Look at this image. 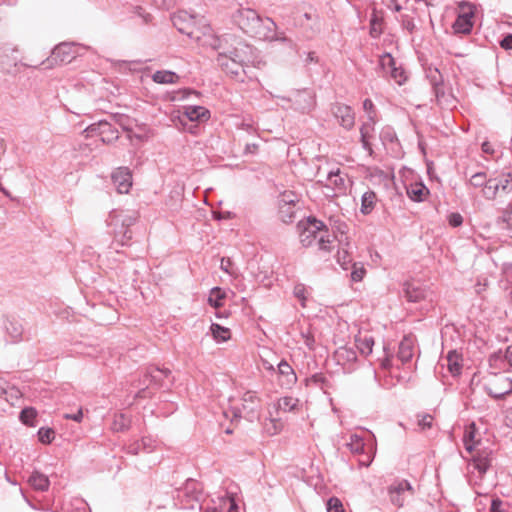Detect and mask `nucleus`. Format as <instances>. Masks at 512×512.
I'll use <instances>...</instances> for the list:
<instances>
[{
  "instance_id": "c9c22d12",
  "label": "nucleus",
  "mask_w": 512,
  "mask_h": 512,
  "mask_svg": "<svg viewBox=\"0 0 512 512\" xmlns=\"http://www.w3.org/2000/svg\"><path fill=\"white\" fill-rule=\"evenodd\" d=\"M210 332L217 342H225L230 338V329L223 327L217 323H212Z\"/></svg>"
},
{
  "instance_id": "1a4fd4ad",
  "label": "nucleus",
  "mask_w": 512,
  "mask_h": 512,
  "mask_svg": "<svg viewBox=\"0 0 512 512\" xmlns=\"http://www.w3.org/2000/svg\"><path fill=\"white\" fill-rule=\"evenodd\" d=\"M260 408V399L253 391H247L242 397V408H236L235 417H244L248 421L253 422L258 418V410Z\"/></svg>"
},
{
  "instance_id": "f257e3e1",
  "label": "nucleus",
  "mask_w": 512,
  "mask_h": 512,
  "mask_svg": "<svg viewBox=\"0 0 512 512\" xmlns=\"http://www.w3.org/2000/svg\"><path fill=\"white\" fill-rule=\"evenodd\" d=\"M174 504L180 509L200 511L204 499L202 484L194 479H187L180 488L175 490Z\"/></svg>"
},
{
  "instance_id": "3c124183",
  "label": "nucleus",
  "mask_w": 512,
  "mask_h": 512,
  "mask_svg": "<svg viewBox=\"0 0 512 512\" xmlns=\"http://www.w3.org/2000/svg\"><path fill=\"white\" fill-rule=\"evenodd\" d=\"M37 413L34 408H24L20 412V420L26 425H33L32 421L35 419Z\"/></svg>"
},
{
  "instance_id": "2eb2a0df",
  "label": "nucleus",
  "mask_w": 512,
  "mask_h": 512,
  "mask_svg": "<svg viewBox=\"0 0 512 512\" xmlns=\"http://www.w3.org/2000/svg\"><path fill=\"white\" fill-rule=\"evenodd\" d=\"M333 114L345 129L349 130L354 126L355 116L350 106L337 104L333 107Z\"/></svg>"
},
{
  "instance_id": "5fc2aeb1",
  "label": "nucleus",
  "mask_w": 512,
  "mask_h": 512,
  "mask_svg": "<svg viewBox=\"0 0 512 512\" xmlns=\"http://www.w3.org/2000/svg\"><path fill=\"white\" fill-rule=\"evenodd\" d=\"M499 190V184L496 183V180H488L487 184L485 185V195L489 199L495 198L497 192Z\"/></svg>"
},
{
  "instance_id": "cd10ccee",
  "label": "nucleus",
  "mask_w": 512,
  "mask_h": 512,
  "mask_svg": "<svg viewBox=\"0 0 512 512\" xmlns=\"http://www.w3.org/2000/svg\"><path fill=\"white\" fill-rule=\"evenodd\" d=\"M185 115L190 121H203L209 119L210 112L203 106H187Z\"/></svg>"
},
{
  "instance_id": "37998d69",
  "label": "nucleus",
  "mask_w": 512,
  "mask_h": 512,
  "mask_svg": "<svg viewBox=\"0 0 512 512\" xmlns=\"http://www.w3.org/2000/svg\"><path fill=\"white\" fill-rule=\"evenodd\" d=\"M426 77L429 80L431 86H437L443 83V76L435 67H428L426 69Z\"/></svg>"
},
{
  "instance_id": "c85d7f7f",
  "label": "nucleus",
  "mask_w": 512,
  "mask_h": 512,
  "mask_svg": "<svg viewBox=\"0 0 512 512\" xmlns=\"http://www.w3.org/2000/svg\"><path fill=\"white\" fill-rule=\"evenodd\" d=\"M28 482L35 490L38 491L48 490L50 484L48 477L38 471H34L30 475Z\"/></svg>"
},
{
  "instance_id": "393cba45",
  "label": "nucleus",
  "mask_w": 512,
  "mask_h": 512,
  "mask_svg": "<svg viewBox=\"0 0 512 512\" xmlns=\"http://www.w3.org/2000/svg\"><path fill=\"white\" fill-rule=\"evenodd\" d=\"M414 340L410 336H405L399 343L398 358L402 363L409 362L413 357Z\"/></svg>"
},
{
  "instance_id": "412c9836",
  "label": "nucleus",
  "mask_w": 512,
  "mask_h": 512,
  "mask_svg": "<svg viewBox=\"0 0 512 512\" xmlns=\"http://www.w3.org/2000/svg\"><path fill=\"white\" fill-rule=\"evenodd\" d=\"M259 26L261 34H251V36L268 41L276 37V23L271 18H260Z\"/></svg>"
},
{
  "instance_id": "6e6d98bb",
  "label": "nucleus",
  "mask_w": 512,
  "mask_h": 512,
  "mask_svg": "<svg viewBox=\"0 0 512 512\" xmlns=\"http://www.w3.org/2000/svg\"><path fill=\"white\" fill-rule=\"evenodd\" d=\"M67 512H90L88 505L81 499H76L71 503V507Z\"/></svg>"
},
{
  "instance_id": "4be33fe9",
  "label": "nucleus",
  "mask_w": 512,
  "mask_h": 512,
  "mask_svg": "<svg viewBox=\"0 0 512 512\" xmlns=\"http://www.w3.org/2000/svg\"><path fill=\"white\" fill-rule=\"evenodd\" d=\"M207 512H238V505L232 497H221Z\"/></svg>"
},
{
  "instance_id": "de8ad7c7",
  "label": "nucleus",
  "mask_w": 512,
  "mask_h": 512,
  "mask_svg": "<svg viewBox=\"0 0 512 512\" xmlns=\"http://www.w3.org/2000/svg\"><path fill=\"white\" fill-rule=\"evenodd\" d=\"M110 127L111 125L109 122H107L106 120H100L98 123L90 125L85 131L88 134H94L98 131H100V133H103L108 131Z\"/></svg>"
},
{
  "instance_id": "e2e57ef3",
  "label": "nucleus",
  "mask_w": 512,
  "mask_h": 512,
  "mask_svg": "<svg viewBox=\"0 0 512 512\" xmlns=\"http://www.w3.org/2000/svg\"><path fill=\"white\" fill-rule=\"evenodd\" d=\"M363 108L368 113V118L370 122L375 123L374 116L372 113L374 112V104L370 99H365L363 102Z\"/></svg>"
},
{
  "instance_id": "b1692460",
  "label": "nucleus",
  "mask_w": 512,
  "mask_h": 512,
  "mask_svg": "<svg viewBox=\"0 0 512 512\" xmlns=\"http://www.w3.org/2000/svg\"><path fill=\"white\" fill-rule=\"evenodd\" d=\"M5 330L10 337L11 342L17 343L22 340L23 326L17 319H7L5 322Z\"/></svg>"
},
{
  "instance_id": "0eeeda50",
  "label": "nucleus",
  "mask_w": 512,
  "mask_h": 512,
  "mask_svg": "<svg viewBox=\"0 0 512 512\" xmlns=\"http://www.w3.org/2000/svg\"><path fill=\"white\" fill-rule=\"evenodd\" d=\"M76 49L77 45L74 43H60L52 50L51 56L43 64L48 68L54 64L69 63L77 56Z\"/></svg>"
},
{
  "instance_id": "f03ea898",
  "label": "nucleus",
  "mask_w": 512,
  "mask_h": 512,
  "mask_svg": "<svg viewBox=\"0 0 512 512\" xmlns=\"http://www.w3.org/2000/svg\"><path fill=\"white\" fill-rule=\"evenodd\" d=\"M328 230L325 224L315 217H308L307 223L300 233V241L304 247H310L314 243L320 251L330 252L332 240L330 236H325Z\"/></svg>"
},
{
  "instance_id": "79ce46f5",
  "label": "nucleus",
  "mask_w": 512,
  "mask_h": 512,
  "mask_svg": "<svg viewBox=\"0 0 512 512\" xmlns=\"http://www.w3.org/2000/svg\"><path fill=\"white\" fill-rule=\"evenodd\" d=\"M225 298V292L220 287H214L211 289L208 302L211 306L218 308L222 306V300Z\"/></svg>"
},
{
  "instance_id": "680f3d73",
  "label": "nucleus",
  "mask_w": 512,
  "mask_h": 512,
  "mask_svg": "<svg viewBox=\"0 0 512 512\" xmlns=\"http://www.w3.org/2000/svg\"><path fill=\"white\" fill-rule=\"evenodd\" d=\"M305 292H306V288L303 284L295 285L293 294L296 298H298L302 302L303 305H304V301L306 300Z\"/></svg>"
},
{
  "instance_id": "5701e85b",
  "label": "nucleus",
  "mask_w": 512,
  "mask_h": 512,
  "mask_svg": "<svg viewBox=\"0 0 512 512\" xmlns=\"http://www.w3.org/2000/svg\"><path fill=\"white\" fill-rule=\"evenodd\" d=\"M408 197L415 202H422L429 194V189L422 182H414L406 187Z\"/></svg>"
},
{
  "instance_id": "2f4dec72",
  "label": "nucleus",
  "mask_w": 512,
  "mask_h": 512,
  "mask_svg": "<svg viewBox=\"0 0 512 512\" xmlns=\"http://www.w3.org/2000/svg\"><path fill=\"white\" fill-rule=\"evenodd\" d=\"M152 79L158 84H174L178 81L179 76L175 72L162 70L156 71Z\"/></svg>"
},
{
  "instance_id": "ddd939ff",
  "label": "nucleus",
  "mask_w": 512,
  "mask_h": 512,
  "mask_svg": "<svg viewBox=\"0 0 512 512\" xmlns=\"http://www.w3.org/2000/svg\"><path fill=\"white\" fill-rule=\"evenodd\" d=\"M404 297L413 303L427 299L432 293L418 282H406L403 285Z\"/></svg>"
},
{
  "instance_id": "4468645a",
  "label": "nucleus",
  "mask_w": 512,
  "mask_h": 512,
  "mask_svg": "<svg viewBox=\"0 0 512 512\" xmlns=\"http://www.w3.org/2000/svg\"><path fill=\"white\" fill-rule=\"evenodd\" d=\"M476 454L473 456V466L479 474L484 475L492 463V450L487 448H476Z\"/></svg>"
},
{
  "instance_id": "13d9d810",
  "label": "nucleus",
  "mask_w": 512,
  "mask_h": 512,
  "mask_svg": "<svg viewBox=\"0 0 512 512\" xmlns=\"http://www.w3.org/2000/svg\"><path fill=\"white\" fill-rule=\"evenodd\" d=\"M506 503L500 498L495 497L491 499L489 512H506Z\"/></svg>"
},
{
  "instance_id": "4c0bfd02",
  "label": "nucleus",
  "mask_w": 512,
  "mask_h": 512,
  "mask_svg": "<svg viewBox=\"0 0 512 512\" xmlns=\"http://www.w3.org/2000/svg\"><path fill=\"white\" fill-rule=\"evenodd\" d=\"M282 430V423L274 418H267L263 422V432L268 436H274Z\"/></svg>"
},
{
  "instance_id": "338daca9",
  "label": "nucleus",
  "mask_w": 512,
  "mask_h": 512,
  "mask_svg": "<svg viewBox=\"0 0 512 512\" xmlns=\"http://www.w3.org/2000/svg\"><path fill=\"white\" fill-rule=\"evenodd\" d=\"M496 183L499 184V189H502L503 191H508L510 183H511L510 175L508 174V175L504 176L499 181L496 180Z\"/></svg>"
},
{
  "instance_id": "a18cd8bd",
  "label": "nucleus",
  "mask_w": 512,
  "mask_h": 512,
  "mask_svg": "<svg viewBox=\"0 0 512 512\" xmlns=\"http://www.w3.org/2000/svg\"><path fill=\"white\" fill-rule=\"evenodd\" d=\"M115 238L121 245H126L128 241L132 238V232L130 229L126 228H115L114 227Z\"/></svg>"
},
{
  "instance_id": "7ed1b4c3",
  "label": "nucleus",
  "mask_w": 512,
  "mask_h": 512,
  "mask_svg": "<svg viewBox=\"0 0 512 512\" xmlns=\"http://www.w3.org/2000/svg\"><path fill=\"white\" fill-rule=\"evenodd\" d=\"M171 371L169 369H161L159 367H150L146 370L143 378L139 379L138 385L136 387L140 388L136 397L145 398L146 390L150 387L163 388L169 387L172 384V381H169V384L166 382V379L169 378Z\"/></svg>"
},
{
  "instance_id": "20e7f679",
  "label": "nucleus",
  "mask_w": 512,
  "mask_h": 512,
  "mask_svg": "<svg viewBox=\"0 0 512 512\" xmlns=\"http://www.w3.org/2000/svg\"><path fill=\"white\" fill-rule=\"evenodd\" d=\"M252 58V49L247 51H238V54L229 58H216L218 66L233 78H240L241 74H246L245 67Z\"/></svg>"
},
{
  "instance_id": "49530a36",
  "label": "nucleus",
  "mask_w": 512,
  "mask_h": 512,
  "mask_svg": "<svg viewBox=\"0 0 512 512\" xmlns=\"http://www.w3.org/2000/svg\"><path fill=\"white\" fill-rule=\"evenodd\" d=\"M418 426L422 430L430 429L433 426V416L428 413H419L417 415Z\"/></svg>"
},
{
  "instance_id": "864d4df0",
  "label": "nucleus",
  "mask_w": 512,
  "mask_h": 512,
  "mask_svg": "<svg viewBox=\"0 0 512 512\" xmlns=\"http://www.w3.org/2000/svg\"><path fill=\"white\" fill-rule=\"evenodd\" d=\"M352 268H353V270L351 272V279L354 282L361 281L366 273V270L363 267V265H359L358 263H353Z\"/></svg>"
},
{
  "instance_id": "423d86ee",
  "label": "nucleus",
  "mask_w": 512,
  "mask_h": 512,
  "mask_svg": "<svg viewBox=\"0 0 512 512\" xmlns=\"http://www.w3.org/2000/svg\"><path fill=\"white\" fill-rule=\"evenodd\" d=\"M260 18L259 14L251 8L240 7L233 14V21L235 24H237L243 32L249 35L261 34L259 31Z\"/></svg>"
},
{
  "instance_id": "473e14b6",
  "label": "nucleus",
  "mask_w": 512,
  "mask_h": 512,
  "mask_svg": "<svg viewBox=\"0 0 512 512\" xmlns=\"http://www.w3.org/2000/svg\"><path fill=\"white\" fill-rule=\"evenodd\" d=\"M327 186H333L339 192L345 191V179L341 176L340 170L330 171L327 175Z\"/></svg>"
},
{
  "instance_id": "a211bd4d",
  "label": "nucleus",
  "mask_w": 512,
  "mask_h": 512,
  "mask_svg": "<svg viewBox=\"0 0 512 512\" xmlns=\"http://www.w3.org/2000/svg\"><path fill=\"white\" fill-rule=\"evenodd\" d=\"M512 392V381L509 378L501 377L488 388V394L495 399H503Z\"/></svg>"
},
{
  "instance_id": "9b49d317",
  "label": "nucleus",
  "mask_w": 512,
  "mask_h": 512,
  "mask_svg": "<svg viewBox=\"0 0 512 512\" xmlns=\"http://www.w3.org/2000/svg\"><path fill=\"white\" fill-rule=\"evenodd\" d=\"M112 182L120 194H126L132 187V174L128 167H118L111 175Z\"/></svg>"
},
{
  "instance_id": "4d7b16f0",
  "label": "nucleus",
  "mask_w": 512,
  "mask_h": 512,
  "mask_svg": "<svg viewBox=\"0 0 512 512\" xmlns=\"http://www.w3.org/2000/svg\"><path fill=\"white\" fill-rule=\"evenodd\" d=\"M351 261L347 250L338 251L337 262L344 270H348Z\"/></svg>"
},
{
  "instance_id": "8fccbe9b",
  "label": "nucleus",
  "mask_w": 512,
  "mask_h": 512,
  "mask_svg": "<svg viewBox=\"0 0 512 512\" xmlns=\"http://www.w3.org/2000/svg\"><path fill=\"white\" fill-rule=\"evenodd\" d=\"M487 182L488 180L485 172H477L470 178V184L475 188L485 186Z\"/></svg>"
},
{
  "instance_id": "0e129e2a",
  "label": "nucleus",
  "mask_w": 512,
  "mask_h": 512,
  "mask_svg": "<svg viewBox=\"0 0 512 512\" xmlns=\"http://www.w3.org/2000/svg\"><path fill=\"white\" fill-rule=\"evenodd\" d=\"M270 41H280V42L286 43L289 45L290 48L296 47V45L293 43V41L285 36L284 32H278L277 30H276V37L272 38Z\"/></svg>"
},
{
  "instance_id": "6ab92c4d",
  "label": "nucleus",
  "mask_w": 512,
  "mask_h": 512,
  "mask_svg": "<svg viewBox=\"0 0 512 512\" xmlns=\"http://www.w3.org/2000/svg\"><path fill=\"white\" fill-rule=\"evenodd\" d=\"M334 358L337 364L346 366L357 360V353L352 347L342 346L334 352Z\"/></svg>"
},
{
  "instance_id": "a19ab883",
  "label": "nucleus",
  "mask_w": 512,
  "mask_h": 512,
  "mask_svg": "<svg viewBox=\"0 0 512 512\" xmlns=\"http://www.w3.org/2000/svg\"><path fill=\"white\" fill-rule=\"evenodd\" d=\"M299 400L291 396H285L279 399L278 407L284 412H290L297 408Z\"/></svg>"
},
{
  "instance_id": "bf43d9fd",
  "label": "nucleus",
  "mask_w": 512,
  "mask_h": 512,
  "mask_svg": "<svg viewBox=\"0 0 512 512\" xmlns=\"http://www.w3.org/2000/svg\"><path fill=\"white\" fill-rule=\"evenodd\" d=\"M381 20L374 14L370 19V35L377 38L382 33V30L377 27Z\"/></svg>"
},
{
  "instance_id": "aec40b11",
  "label": "nucleus",
  "mask_w": 512,
  "mask_h": 512,
  "mask_svg": "<svg viewBox=\"0 0 512 512\" xmlns=\"http://www.w3.org/2000/svg\"><path fill=\"white\" fill-rule=\"evenodd\" d=\"M473 13L459 14L453 23L454 32L457 34H470L473 28Z\"/></svg>"
},
{
  "instance_id": "69168bd1",
  "label": "nucleus",
  "mask_w": 512,
  "mask_h": 512,
  "mask_svg": "<svg viewBox=\"0 0 512 512\" xmlns=\"http://www.w3.org/2000/svg\"><path fill=\"white\" fill-rule=\"evenodd\" d=\"M500 46L504 50H511L512 49V34H506L503 39L500 41Z\"/></svg>"
},
{
  "instance_id": "f704fd0d",
  "label": "nucleus",
  "mask_w": 512,
  "mask_h": 512,
  "mask_svg": "<svg viewBox=\"0 0 512 512\" xmlns=\"http://www.w3.org/2000/svg\"><path fill=\"white\" fill-rule=\"evenodd\" d=\"M130 424L131 420L126 414H115L111 428L115 432H123L129 429Z\"/></svg>"
},
{
  "instance_id": "6e6552de",
  "label": "nucleus",
  "mask_w": 512,
  "mask_h": 512,
  "mask_svg": "<svg viewBox=\"0 0 512 512\" xmlns=\"http://www.w3.org/2000/svg\"><path fill=\"white\" fill-rule=\"evenodd\" d=\"M174 27L182 34L187 35L189 38L196 42L201 41L199 29L195 26L194 18L187 12H178L171 18Z\"/></svg>"
},
{
  "instance_id": "f8f14e48",
  "label": "nucleus",
  "mask_w": 512,
  "mask_h": 512,
  "mask_svg": "<svg viewBox=\"0 0 512 512\" xmlns=\"http://www.w3.org/2000/svg\"><path fill=\"white\" fill-rule=\"evenodd\" d=\"M413 494V488L407 480L395 482L388 488L390 501L397 507H402L405 501V494Z\"/></svg>"
},
{
  "instance_id": "09e8293b",
  "label": "nucleus",
  "mask_w": 512,
  "mask_h": 512,
  "mask_svg": "<svg viewBox=\"0 0 512 512\" xmlns=\"http://www.w3.org/2000/svg\"><path fill=\"white\" fill-rule=\"evenodd\" d=\"M54 430L51 428H40L38 430L39 441L43 444H49L54 439Z\"/></svg>"
},
{
  "instance_id": "39448f33",
  "label": "nucleus",
  "mask_w": 512,
  "mask_h": 512,
  "mask_svg": "<svg viewBox=\"0 0 512 512\" xmlns=\"http://www.w3.org/2000/svg\"><path fill=\"white\" fill-rule=\"evenodd\" d=\"M210 45L218 52L217 58L232 57L234 54H238L240 48L243 52L252 49L251 46L230 34L214 38Z\"/></svg>"
},
{
  "instance_id": "a878e982",
  "label": "nucleus",
  "mask_w": 512,
  "mask_h": 512,
  "mask_svg": "<svg viewBox=\"0 0 512 512\" xmlns=\"http://www.w3.org/2000/svg\"><path fill=\"white\" fill-rule=\"evenodd\" d=\"M355 343L357 349L362 355L368 356L372 353V348L374 346V339L372 336L368 334L362 335L359 333L355 336Z\"/></svg>"
},
{
  "instance_id": "603ef678",
  "label": "nucleus",
  "mask_w": 512,
  "mask_h": 512,
  "mask_svg": "<svg viewBox=\"0 0 512 512\" xmlns=\"http://www.w3.org/2000/svg\"><path fill=\"white\" fill-rule=\"evenodd\" d=\"M327 512H344L341 500L337 497H331L327 501Z\"/></svg>"
},
{
  "instance_id": "72a5a7b5",
  "label": "nucleus",
  "mask_w": 512,
  "mask_h": 512,
  "mask_svg": "<svg viewBox=\"0 0 512 512\" xmlns=\"http://www.w3.org/2000/svg\"><path fill=\"white\" fill-rule=\"evenodd\" d=\"M475 437V424L472 423L464 432L463 442L465 449L468 452H473L480 445L479 442H474Z\"/></svg>"
},
{
  "instance_id": "9d476101",
  "label": "nucleus",
  "mask_w": 512,
  "mask_h": 512,
  "mask_svg": "<svg viewBox=\"0 0 512 512\" xmlns=\"http://www.w3.org/2000/svg\"><path fill=\"white\" fill-rule=\"evenodd\" d=\"M379 66L385 73L389 74L397 84L402 85L406 81L403 68L396 66V61L390 53H384L380 56Z\"/></svg>"
},
{
  "instance_id": "e433bc0d",
  "label": "nucleus",
  "mask_w": 512,
  "mask_h": 512,
  "mask_svg": "<svg viewBox=\"0 0 512 512\" xmlns=\"http://www.w3.org/2000/svg\"><path fill=\"white\" fill-rule=\"evenodd\" d=\"M297 205H278V214L282 222L291 223L296 215Z\"/></svg>"
},
{
  "instance_id": "c03bdc74",
  "label": "nucleus",
  "mask_w": 512,
  "mask_h": 512,
  "mask_svg": "<svg viewBox=\"0 0 512 512\" xmlns=\"http://www.w3.org/2000/svg\"><path fill=\"white\" fill-rule=\"evenodd\" d=\"M299 202L298 195L293 191H285L280 194L278 205H297Z\"/></svg>"
},
{
  "instance_id": "58836bf2",
  "label": "nucleus",
  "mask_w": 512,
  "mask_h": 512,
  "mask_svg": "<svg viewBox=\"0 0 512 512\" xmlns=\"http://www.w3.org/2000/svg\"><path fill=\"white\" fill-rule=\"evenodd\" d=\"M347 447L354 454H364V441L363 438L357 434H352L350 440L347 443Z\"/></svg>"
},
{
  "instance_id": "f3484780",
  "label": "nucleus",
  "mask_w": 512,
  "mask_h": 512,
  "mask_svg": "<svg viewBox=\"0 0 512 512\" xmlns=\"http://www.w3.org/2000/svg\"><path fill=\"white\" fill-rule=\"evenodd\" d=\"M156 447V441L151 437H143L140 440L130 443L126 451L131 455H138L142 452L151 453Z\"/></svg>"
},
{
  "instance_id": "bb28decb",
  "label": "nucleus",
  "mask_w": 512,
  "mask_h": 512,
  "mask_svg": "<svg viewBox=\"0 0 512 512\" xmlns=\"http://www.w3.org/2000/svg\"><path fill=\"white\" fill-rule=\"evenodd\" d=\"M278 372L285 378L284 382L282 383L283 386L290 387L296 383L297 376L293 368L285 360H282L278 364Z\"/></svg>"
},
{
  "instance_id": "052dcab7",
  "label": "nucleus",
  "mask_w": 512,
  "mask_h": 512,
  "mask_svg": "<svg viewBox=\"0 0 512 512\" xmlns=\"http://www.w3.org/2000/svg\"><path fill=\"white\" fill-rule=\"evenodd\" d=\"M448 223L452 227H459L463 223V217L458 212L450 213L447 217Z\"/></svg>"
},
{
  "instance_id": "7c9ffc66",
  "label": "nucleus",
  "mask_w": 512,
  "mask_h": 512,
  "mask_svg": "<svg viewBox=\"0 0 512 512\" xmlns=\"http://www.w3.org/2000/svg\"><path fill=\"white\" fill-rule=\"evenodd\" d=\"M448 369L452 375H458L462 369V356L456 350H451L447 354Z\"/></svg>"
},
{
  "instance_id": "ea45409f",
  "label": "nucleus",
  "mask_w": 512,
  "mask_h": 512,
  "mask_svg": "<svg viewBox=\"0 0 512 512\" xmlns=\"http://www.w3.org/2000/svg\"><path fill=\"white\" fill-rule=\"evenodd\" d=\"M432 90H433V93L435 95V100L437 102L438 105L440 106H443V105H449L451 100H450V95H447L445 93V89H444V84H439L437 86H432Z\"/></svg>"
},
{
  "instance_id": "c756f323",
  "label": "nucleus",
  "mask_w": 512,
  "mask_h": 512,
  "mask_svg": "<svg viewBox=\"0 0 512 512\" xmlns=\"http://www.w3.org/2000/svg\"><path fill=\"white\" fill-rule=\"evenodd\" d=\"M376 199L377 197L374 191H366L361 197V213L364 215L370 214L375 207Z\"/></svg>"
},
{
  "instance_id": "dca6fc26",
  "label": "nucleus",
  "mask_w": 512,
  "mask_h": 512,
  "mask_svg": "<svg viewBox=\"0 0 512 512\" xmlns=\"http://www.w3.org/2000/svg\"><path fill=\"white\" fill-rule=\"evenodd\" d=\"M136 216L134 214H128L119 211H112L109 215L108 224L115 228H126L130 229L136 222Z\"/></svg>"
},
{
  "instance_id": "774afa93",
  "label": "nucleus",
  "mask_w": 512,
  "mask_h": 512,
  "mask_svg": "<svg viewBox=\"0 0 512 512\" xmlns=\"http://www.w3.org/2000/svg\"><path fill=\"white\" fill-rule=\"evenodd\" d=\"M374 123H364L360 128V134L361 138H368L369 137V130L373 129Z\"/></svg>"
}]
</instances>
